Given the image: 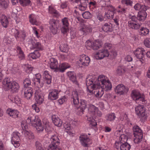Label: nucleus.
<instances>
[{
  "instance_id": "f257e3e1",
  "label": "nucleus",
  "mask_w": 150,
  "mask_h": 150,
  "mask_svg": "<svg viewBox=\"0 0 150 150\" xmlns=\"http://www.w3.org/2000/svg\"><path fill=\"white\" fill-rule=\"evenodd\" d=\"M88 93L90 95L94 94L100 98L104 94L103 90L108 91L111 90L112 85L108 78L101 75L98 77L94 75H89L86 79Z\"/></svg>"
},
{
  "instance_id": "f03ea898",
  "label": "nucleus",
  "mask_w": 150,
  "mask_h": 150,
  "mask_svg": "<svg viewBox=\"0 0 150 150\" xmlns=\"http://www.w3.org/2000/svg\"><path fill=\"white\" fill-rule=\"evenodd\" d=\"M3 87L6 91L11 90L13 93L18 92L20 86L18 84L14 81H11L8 78H5L2 81Z\"/></svg>"
},
{
  "instance_id": "7ed1b4c3",
  "label": "nucleus",
  "mask_w": 150,
  "mask_h": 150,
  "mask_svg": "<svg viewBox=\"0 0 150 150\" xmlns=\"http://www.w3.org/2000/svg\"><path fill=\"white\" fill-rule=\"evenodd\" d=\"M131 96L137 103L140 104L145 103L146 100L144 99V95L141 94L138 90H135L133 91L131 94Z\"/></svg>"
},
{
  "instance_id": "20e7f679",
  "label": "nucleus",
  "mask_w": 150,
  "mask_h": 150,
  "mask_svg": "<svg viewBox=\"0 0 150 150\" xmlns=\"http://www.w3.org/2000/svg\"><path fill=\"white\" fill-rule=\"evenodd\" d=\"M135 110L136 114L143 121H144L147 119V114L146 112L145 108L143 105H139L136 106Z\"/></svg>"
},
{
  "instance_id": "39448f33",
  "label": "nucleus",
  "mask_w": 150,
  "mask_h": 150,
  "mask_svg": "<svg viewBox=\"0 0 150 150\" xmlns=\"http://www.w3.org/2000/svg\"><path fill=\"white\" fill-rule=\"evenodd\" d=\"M88 111L87 117H100L102 115L101 112L98 110V108L94 105L89 104L88 107Z\"/></svg>"
},
{
  "instance_id": "423d86ee",
  "label": "nucleus",
  "mask_w": 150,
  "mask_h": 150,
  "mask_svg": "<svg viewBox=\"0 0 150 150\" xmlns=\"http://www.w3.org/2000/svg\"><path fill=\"white\" fill-rule=\"evenodd\" d=\"M90 58L85 54L80 55L77 58V64L80 67L88 66L90 62Z\"/></svg>"
},
{
  "instance_id": "0eeeda50",
  "label": "nucleus",
  "mask_w": 150,
  "mask_h": 150,
  "mask_svg": "<svg viewBox=\"0 0 150 150\" xmlns=\"http://www.w3.org/2000/svg\"><path fill=\"white\" fill-rule=\"evenodd\" d=\"M36 116L33 115L30 116L28 117L26 121L25 120H23L21 122V126L23 129L22 131H26L28 130V124H31L33 125L34 122H36Z\"/></svg>"
},
{
  "instance_id": "6e6552de",
  "label": "nucleus",
  "mask_w": 150,
  "mask_h": 150,
  "mask_svg": "<svg viewBox=\"0 0 150 150\" xmlns=\"http://www.w3.org/2000/svg\"><path fill=\"white\" fill-rule=\"evenodd\" d=\"M101 43L98 40H96L94 41L90 40L87 41L85 43V45L88 49H92L96 50L99 49L101 46Z\"/></svg>"
},
{
  "instance_id": "1a4fd4ad",
  "label": "nucleus",
  "mask_w": 150,
  "mask_h": 150,
  "mask_svg": "<svg viewBox=\"0 0 150 150\" xmlns=\"http://www.w3.org/2000/svg\"><path fill=\"white\" fill-rule=\"evenodd\" d=\"M20 133L17 131L13 132L11 134V143L16 148L18 147L20 145Z\"/></svg>"
},
{
  "instance_id": "9d476101",
  "label": "nucleus",
  "mask_w": 150,
  "mask_h": 150,
  "mask_svg": "<svg viewBox=\"0 0 150 150\" xmlns=\"http://www.w3.org/2000/svg\"><path fill=\"white\" fill-rule=\"evenodd\" d=\"M109 53L107 49H103L99 50L94 54V57L97 59H101L105 57H108Z\"/></svg>"
},
{
  "instance_id": "9b49d317",
  "label": "nucleus",
  "mask_w": 150,
  "mask_h": 150,
  "mask_svg": "<svg viewBox=\"0 0 150 150\" xmlns=\"http://www.w3.org/2000/svg\"><path fill=\"white\" fill-rule=\"evenodd\" d=\"M145 52L144 49L142 48H137L134 52L136 57L142 63L144 62Z\"/></svg>"
},
{
  "instance_id": "f8f14e48",
  "label": "nucleus",
  "mask_w": 150,
  "mask_h": 150,
  "mask_svg": "<svg viewBox=\"0 0 150 150\" xmlns=\"http://www.w3.org/2000/svg\"><path fill=\"white\" fill-rule=\"evenodd\" d=\"M83 93L81 91H74L72 92L71 98L74 104L76 106L79 103V97H80Z\"/></svg>"
},
{
  "instance_id": "ddd939ff",
  "label": "nucleus",
  "mask_w": 150,
  "mask_h": 150,
  "mask_svg": "<svg viewBox=\"0 0 150 150\" xmlns=\"http://www.w3.org/2000/svg\"><path fill=\"white\" fill-rule=\"evenodd\" d=\"M29 44L30 45V48L31 49H35L38 50H42L43 49V47L41 44L35 39H30L29 41Z\"/></svg>"
},
{
  "instance_id": "4468645a",
  "label": "nucleus",
  "mask_w": 150,
  "mask_h": 150,
  "mask_svg": "<svg viewBox=\"0 0 150 150\" xmlns=\"http://www.w3.org/2000/svg\"><path fill=\"white\" fill-rule=\"evenodd\" d=\"M128 91V88L122 84L118 85L115 89V92L117 94L120 95L127 93Z\"/></svg>"
},
{
  "instance_id": "2eb2a0df",
  "label": "nucleus",
  "mask_w": 150,
  "mask_h": 150,
  "mask_svg": "<svg viewBox=\"0 0 150 150\" xmlns=\"http://www.w3.org/2000/svg\"><path fill=\"white\" fill-rule=\"evenodd\" d=\"M63 25L61 28V30L62 33L65 34L69 30V21L67 18L65 17L62 20Z\"/></svg>"
},
{
  "instance_id": "dca6fc26",
  "label": "nucleus",
  "mask_w": 150,
  "mask_h": 150,
  "mask_svg": "<svg viewBox=\"0 0 150 150\" xmlns=\"http://www.w3.org/2000/svg\"><path fill=\"white\" fill-rule=\"evenodd\" d=\"M41 77L40 74H38L34 75L32 79L34 84L39 88L42 87L44 84V83L41 81Z\"/></svg>"
},
{
  "instance_id": "f3484780",
  "label": "nucleus",
  "mask_w": 150,
  "mask_h": 150,
  "mask_svg": "<svg viewBox=\"0 0 150 150\" xmlns=\"http://www.w3.org/2000/svg\"><path fill=\"white\" fill-rule=\"evenodd\" d=\"M79 140L81 144L85 147L87 146L90 142V138L86 134H81L79 137Z\"/></svg>"
},
{
  "instance_id": "a211bd4d",
  "label": "nucleus",
  "mask_w": 150,
  "mask_h": 150,
  "mask_svg": "<svg viewBox=\"0 0 150 150\" xmlns=\"http://www.w3.org/2000/svg\"><path fill=\"white\" fill-rule=\"evenodd\" d=\"M79 32L83 35H86L92 31V26L90 25L83 24L82 25L79 30Z\"/></svg>"
},
{
  "instance_id": "6ab92c4d",
  "label": "nucleus",
  "mask_w": 150,
  "mask_h": 150,
  "mask_svg": "<svg viewBox=\"0 0 150 150\" xmlns=\"http://www.w3.org/2000/svg\"><path fill=\"white\" fill-rule=\"evenodd\" d=\"M58 94L59 92L57 89L50 91L48 96V99L51 100H57L58 98Z\"/></svg>"
},
{
  "instance_id": "aec40b11",
  "label": "nucleus",
  "mask_w": 150,
  "mask_h": 150,
  "mask_svg": "<svg viewBox=\"0 0 150 150\" xmlns=\"http://www.w3.org/2000/svg\"><path fill=\"white\" fill-rule=\"evenodd\" d=\"M115 9V8L112 6H110L108 7V11L105 13V16L108 18L111 19L113 18L114 16V12Z\"/></svg>"
},
{
  "instance_id": "412c9836",
  "label": "nucleus",
  "mask_w": 150,
  "mask_h": 150,
  "mask_svg": "<svg viewBox=\"0 0 150 150\" xmlns=\"http://www.w3.org/2000/svg\"><path fill=\"white\" fill-rule=\"evenodd\" d=\"M7 113L10 116L13 118H16L19 117V112L16 110L8 109L7 110Z\"/></svg>"
},
{
  "instance_id": "4be33fe9",
  "label": "nucleus",
  "mask_w": 150,
  "mask_h": 150,
  "mask_svg": "<svg viewBox=\"0 0 150 150\" xmlns=\"http://www.w3.org/2000/svg\"><path fill=\"white\" fill-rule=\"evenodd\" d=\"M50 139L51 142L50 144H53L54 145L58 146L60 142V140L58 136L55 134L51 135Z\"/></svg>"
},
{
  "instance_id": "5701e85b",
  "label": "nucleus",
  "mask_w": 150,
  "mask_h": 150,
  "mask_svg": "<svg viewBox=\"0 0 150 150\" xmlns=\"http://www.w3.org/2000/svg\"><path fill=\"white\" fill-rule=\"evenodd\" d=\"M43 77L44 81L48 84H50L51 82L52 77L47 71H45L43 74Z\"/></svg>"
},
{
  "instance_id": "b1692460",
  "label": "nucleus",
  "mask_w": 150,
  "mask_h": 150,
  "mask_svg": "<svg viewBox=\"0 0 150 150\" xmlns=\"http://www.w3.org/2000/svg\"><path fill=\"white\" fill-rule=\"evenodd\" d=\"M50 67L52 69H56L57 68V61L54 58H51L49 62Z\"/></svg>"
},
{
  "instance_id": "393cba45",
  "label": "nucleus",
  "mask_w": 150,
  "mask_h": 150,
  "mask_svg": "<svg viewBox=\"0 0 150 150\" xmlns=\"http://www.w3.org/2000/svg\"><path fill=\"white\" fill-rule=\"evenodd\" d=\"M24 93L25 97L27 99H30L33 93L32 89L30 87L26 88L25 89Z\"/></svg>"
},
{
  "instance_id": "a878e982",
  "label": "nucleus",
  "mask_w": 150,
  "mask_h": 150,
  "mask_svg": "<svg viewBox=\"0 0 150 150\" xmlns=\"http://www.w3.org/2000/svg\"><path fill=\"white\" fill-rule=\"evenodd\" d=\"M49 23L50 25V31L53 34H56L57 32V28L56 22L53 20H51L50 21Z\"/></svg>"
},
{
  "instance_id": "bb28decb",
  "label": "nucleus",
  "mask_w": 150,
  "mask_h": 150,
  "mask_svg": "<svg viewBox=\"0 0 150 150\" xmlns=\"http://www.w3.org/2000/svg\"><path fill=\"white\" fill-rule=\"evenodd\" d=\"M81 101L80 105L79 108L80 110L79 113V115H81L83 114L87 105V102L85 100L81 99Z\"/></svg>"
},
{
  "instance_id": "cd10ccee",
  "label": "nucleus",
  "mask_w": 150,
  "mask_h": 150,
  "mask_svg": "<svg viewBox=\"0 0 150 150\" xmlns=\"http://www.w3.org/2000/svg\"><path fill=\"white\" fill-rule=\"evenodd\" d=\"M0 22L2 26L4 28L7 27L8 25V21L6 16L2 14L0 16Z\"/></svg>"
},
{
  "instance_id": "c85d7f7f",
  "label": "nucleus",
  "mask_w": 150,
  "mask_h": 150,
  "mask_svg": "<svg viewBox=\"0 0 150 150\" xmlns=\"http://www.w3.org/2000/svg\"><path fill=\"white\" fill-rule=\"evenodd\" d=\"M52 120L55 125L58 127L61 126L62 122V120L56 115H53L52 116Z\"/></svg>"
},
{
  "instance_id": "c756f323",
  "label": "nucleus",
  "mask_w": 150,
  "mask_h": 150,
  "mask_svg": "<svg viewBox=\"0 0 150 150\" xmlns=\"http://www.w3.org/2000/svg\"><path fill=\"white\" fill-rule=\"evenodd\" d=\"M22 134L27 139L29 140L33 139L34 138V135L32 132L28 130L22 131Z\"/></svg>"
},
{
  "instance_id": "7c9ffc66",
  "label": "nucleus",
  "mask_w": 150,
  "mask_h": 150,
  "mask_svg": "<svg viewBox=\"0 0 150 150\" xmlns=\"http://www.w3.org/2000/svg\"><path fill=\"white\" fill-rule=\"evenodd\" d=\"M147 16V13L146 11H141L138 12L137 16V19L141 21L145 20Z\"/></svg>"
},
{
  "instance_id": "2f4dec72",
  "label": "nucleus",
  "mask_w": 150,
  "mask_h": 150,
  "mask_svg": "<svg viewBox=\"0 0 150 150\" xmlns=\"http://www.w3.org/2000/svg\"><path fill=\"white\" fill-rule=\"evenodd\" d=\"M128 26L131 28L135 30L138 29L141 25L142 24L139 23L137 22H132L128 21Z\"/></svg>"
},
{
  "instance_id": "473e14b6",
  "label": "nucleus",
  "mask_w": 150,
  "mask_h": 150,
  "mask_svg": "<svg viewBox=\"0 0 150 150\" xmlns=\"http://www.w3.org/2000/svg\"><path fill=\"white\" fill-rule=\"evenodd\" d=\"M37 16L34 14H30L29 16L30 22L33 25H38V23L37 20Z\"/></svg>"
},
{
  "instance_id": "72a5a7b5",
  "label": "nucleus",
  "mask_w": 150,
  "mask_h": 150,
  "mask_svg": "<svg viewBox=\"0 0 150 150\" xmlns=\"http://www.w3.org/2000/svg\"><path fill=\"white\" fill-rule=\"evenodd\" d=\"M37 118V117H36V122H34V124H35L36 126L35 127L36 129L38 131L41 132L43 130L44 128L43 127L41 123V121L39 120H36V119Z\"/></svg>"
},
{
  "instance_id": "f704fd0d",
  "label": "nucleus",
  "mask_w": 150,
  "mask_h": 150,
  "mask_svg": "<svg viewBox=\"0 0 150 150\" xmlns=\"http://www.w3.org/2000/svg\"><path fill=\"white\" fill-rule=\"evenodd\" d=\"M79 5V8L81 11L85 10L86 8L88 1L87 0H81Z\"/></svg>"
},
{
  "instance_id": "c9c22d12",
  "label": "nucleus",
  "mask_w": 150,
  "mask_h": 150,
  "mask_svg": "<svg viewBox=\"0 0 150 150\" xmlns=\"http://www.w3.org/2000/svg\"><path fill=\"white\" fill-rule=\"evenodd\" d=\"M102 29L106 32H111L112 30V26L110 23H106L103 26Z\"/></svg>"
},
{
  "instance_id": "e433bc0d",
  "label": "nucleus",
  "mask_w": 150,
  "mask_h": 150,
  "mask_svg": "<svg viewBox=\"0 0 150 150\" xmlns=\"http://www.w3.org/2000/svg\"><path fill=\"white\" fill-rule=\"evenodd\" d=\"M116 117L114 113H111L107 114L105 117L106 120L108 122H113Z\"/></svg>"
},
{
  "instance_id": "4c0bfd02",
  "label": "nucleus",
  "mask_w": 150,
  "mask_h": 150,
  "mask_svg": "<svg viewBox=\"0 0 150 150\" xmlns=\"http://www.w3.org/2000/svg\"><path fill=\"white\" fill-rule=\"evenodd\" d=\"M64 127L65 129V131L68 134L70 135L73 134V131L70 126V125L66 122L64 124Z\"/></svg>"
},
{
  "instance_id": "58836bf2",
  "label": "nucleus",
  "mask_w": 150,
  "mask_h": 150,
  "mask_svg": "<svg viewBox=\"0 0 150 150\" xmlns=\"http://www.w3.org/2000/svg\"><path fill=\"white\" fill-rule=\"evenodd\" d=\"M70 65L67 63H63L59 65V69L60 71L63 72L67 69L69 68Z\"/></svg>"
},
{
  "instance_id": "ea45409f",
  "label": "nucleus",
  "mask_w": 150,
  "mask_h": 150,
  "mask_svg": "<svg viewBox=\"0 0 150 150\" xmlns=\"http://www.w3.org/2000/svg\"><path fill=\"white\" fill-rule=\"evenodd\" d=\"M134 142L135 144H138L141 142L143 138V135L142 134H138L134 135Z\"/></svg>"
},
{
  "instance_id": "a19ab883",
  "label": "nucleus",
  "mask_w": 150,
  "mask_h": 150,
  "mask_svg": "<svg viewBox=\"0 0 150 150\" xmlns=\"http://www.w3.org/2000/svg\"><path fill=\"white\" fill-rule=\"evenodd\" d=\"M49 12L50 13L56 17H57L59 16L58 12L52 6H49Z\"/></svg>"
},
{
  "instance_id": "79ce46f5",
  "label": "nucleus",
  "mask_w": 150,
  "mask_h": 150,
  "mask_svg": "<svg viewBox=\"0 0 150 150\" xmlns=\"http://www.w3.org/2000/svg\"><path fill=\"white\" fill-rule=\"evenodd\" d=\"M8 0H0V6L3 9L7 8L8 5Z\"/></svg>"
},
{
  "instance_id": "37998d69",
  "label": "nucleus",
  "mask_w": 150,
  "mask_h": 150,
  "mask_svg": "<svg viewBox=\"0 0 150 150\" xmlns=\"http://www.w3.org/2000/svg\"><path fill=\"white\" fill-rule=\"evenodd\" d=\"M133 131L134 135H136L137 134H143L141 129L137 125L134 126L133 128Z\"/></svg>"
},
{
  "instance_id": "c03bdc74",
  "label": "nucleus",
  "mask_w": 150,
  "mask_h": 150,
  "mask_svg": "<svg viewBox=\"0 0 150 150\" xmlns=\"http://www.w3.org/2000/svg\"><path fill=\"white\" fill-rule=\"evenodd\" d=\"M96 117H87L88 120L90 122V124L93 127H95L97 125V123L94 119V118H95Z\"/></svg>"
},
{
  "instance_id": "a18cd8bd",
  "label": "nucleus",
  "mask_w": 150,
  "mask_h": 150,
  "mask_svg": "<svg viewBox=\"0 0 150 150\" xmlns=\"http://www.w3.org/2000/svg\"><path fill=\"white\" fill-rule=\"evenodd\" d=\"M40 54L37 50L31 53L29 55V56L33 59H35L40 57Z\"/></svg>"
},
{
  "instance_id": "49530a36",
  "label": "nucleus",
  "mask_w": 150,
  "mask_h": 150,
  "mask_svg": "<svg viewBox=\"0 0 150 150\" xmlns=\"http://www.w3.org/2000/svg\"><path fill=\"white\" fill-rule=\"evenodd\" d=\"M131 148V146L128 143L125 142L122 143L120 147L121 150H129Z\"/></svg>"
},
{
  "instance_id": "de8ad7c7",
  "label": "nucleus",
  "mask_w": 150,
  "mask_h": 150,
  "mask_svg": "<svg viewBox=\"0 0 150 150\" xmlns=\"http://www.w3.org/2000/svg\"><path fill=\"white\" fill-rule=\"evenodd\" d=\"M149 30L145 28H141L140 29L139 33L142 35H146L149 33Z\"/></svg>"
},
{
  "instance_id": "09e8293b",
  "label": "nucleus",
  "mask_w": 150,
  "mask_h": 150,
  "mask_svg": "<svg viewBox=\"0 0 150 150\" xmlns=\"http://www.w3.org/2000/svg\"><path fill=\"white\" fill-rule=\"evenodd\" d=\"M125 71L124 68L123 66L118 67L116 70V73L119 75L123 74Z\"/></svg>"
},
{
  "instance_id": "8fccbe9b",
  "label": "nucleus",
  "mask_w": 150,
  "mask_h": 150,
  "mask_svg": "<svg viewBox=\"0 0 150 150\" xmlns=\"http://www.w3.org/2000/svg\"><path fill=\"white\" fill-rule=\"evenodd\" d=\"M36 102L39 104L42 103L44 101V97L43 95L35 97Z\"/></svg>"
},
{
  "instance_id": "3c124183",
  "label": "nucleus",
  "mask_w": 150,
  "mask_h": 150,
  "mask_svg": "<svg viewBox=\"0 0 150 150\" xmlns=\"http://www.w3.org/2000/svg\"><path fill=\"white\" fill-rule=\"evenodd\" d=\"M23 67L25 71L28 73H29L33 70V68L31 67V66L28 64H24Z\"/></svg>"
},
{
  "instance_id": "603ef678",
  "label": "nucleus",
  "mask_w": 150,
  "mask_h": 150,
  "mask_svg": "<svg viewBox=\"0 0 150 150\" xmlns=\"http://www.w3.org/2000/svg\"><path fill=\"white\" fill-rule=\"evenodd\" d=\"M82 15L83 18L86 19L91 18L92 17L91 14L88 11H86L84 12Z\"/></svg>"
},
{
  "instance_id": "864d4df0",
  "label": "nucleus",
  "mask_w": 150,
  "mask_h": 150,
  "mask_svg": "<svg viewBox=\"0 0 150 150\" xmlns=\"http://www.w3.org/2000/svg\"><path fill=\"white\" fill-rule=\"evenodd\" d=\"M19 2L21 5L25 6L29 5L30 1V0H19Z\"/></svg>"
},
{
  "instance_id": "5fc2aeb1",
  "label": "nucleus",
  "mask_w": 150,
  "mask_h": 150,
  "mask_svg": "<svg viewBox=\"0 0 150 150\" xmlns=\"http://www.w3.org/2000/svg\"><path fill=\"white\" fill-rule=\"evenodd\" d=\"M121 3L123 5L132 6V5L133 1L131 0H122Z\"/></svg>"
},
{
  "instance_id": "6e6d98bb",
  "label": "nucleus",
  "mask_w": 150,
  "mask_h": 150,
  "mask_svg": "<svg viewBox=\"0 0 150 150\" xmlns=\"http://www.w3.org/2000/svg\"><path fill=\"white\" fill-rule=\"evenodd\" d=\"M119 141L123 143V142H126L127 140V137L125 134H122L120 135L119 137Z\"/></svg>"
},
{
  "instance_id": "4d7b16f0",
  "label": "nucleus",
  "mask_w": 150,
  "mask_h": 150,
  "mask_svg": "<svg viewBox=\"0 0 150 150\" xmlns=\"http://www.w3.org/2000/svg\"><path fill=\"white\" fill-rule=\"evenodd\" d=\"M61 51L63 52H66L68 51V46L67 44H63L60 47Z\"/></svg>"
},
{
  "instance_id": "13d9d810",
  "label": "nucleus",
  "mask_w": 150,
  "mask_h": 150,
  "mask_svg": "<svg viewBox=\"0 0 150 150\" xmlns=\"http://www.w3.org/2000/svg\"><path fill=\"white\" fill-rule=\"evenodd\" d=\"M67 97L66 96H62L58 100V102L60 104H62L67 101Z\"/></svg>"
},
{
  "instance_id": "bf43d9fd",
  "label": "nucleus",
  "mask_w": 150,
  "mask_h": 150,
  "mask_svg": "<svg viewBox=\"0 0 150 150\" xmlns=\"http://www.w3.org/2000/svg\"><path fill=\"white\" fill-rule=\"evenodd\" d=\"M48 150H62L59 148L57 145H54L53 144H50L48 148Z\"/></svg>"
},
{
  "instance_id": "052dcab7",
  "label": "nucleus",
  "mask_w": 150,
  "mask_h": 150,
  "mask_svg": "<svg viewBox=\"0 0 150 150\" xmlns=\"http://www.w3.org/2000/svg\"><path fill=\"white\" fill-rule=\"evenodd\" d=\"M23 83L24 86L25 87H27L28 86L30 85V80L28 79H26L24 80Z\"/></svg>"
},
{
  "instance_id": "680f3d73",
  "label": "nucleus",
  "mask_w": 150,
  "mask_h": 150,
  "mask_svg": "<svg viewBox=\"0 0 150 150\" xmlns=\"http://www.w3.org/2000/svg\"><path fill=\"white\" fill-rule=\"evenodd\" d=\"M144 44L146 47L150 48V38H147L145 39L144 41Z\"/></svg>"
},
{
  "instance_id": "e2e57ef3",
  "label": "nucleus",
  "mask_w": 150,
  "mask_h": 150,
  "mask_svg": "<svg viewBox=\"0 0 150 150\" xmlns=\"http://www.w3.org/2000/svg\"><path fill=\"white\" fill-rule=\"evenodd\" d=\"M35 145L36 150H44L41 144L39 142H36Z\"/></svg>"
},
{
  "instance_id": "0e129e2a",
  "label": "nucleus",
  "mask_w": 150,
  "mask_h": 150,
  "mask_svg": "<svg viewBox=\"0 0 150 150\" xmlns=\"http://www.w3.org/2000/svg\"><path fill=\"white\" fill-rule=\"evenodd\" d=\"M122 143L118 140L116 141L114 145V147L117 149L120 148V149Z\"/></svg>"
},
{
  "instance_id": "69168bd1",
  "label": "nucleus",
  "mask_w": 150,
  "mask_h": 150,
  "mask_svg": "<svg viewBox=\"0 0 150 150\" xmlns=\"http://www.w3.org/2000/svg\"><path fill=\"white\" fill-rule=\"evenodd\" d=\"M45 129L47 132H49L51 130V128L50 126V124L49 122H47L45 124Z\"/></svg>"
},
{
  "instance_id": "338daca9",
  "label": "nucleus",
  "mask_w": 150,
  "mask_h": 150,
  "mask_svg": "<svg viewBox=\"0 0 150 150\" xmlns=\"http://www.w3.org/2000/svg\"><path fill=\"white\" fill-rule=\"evenodd\" d=\"M43 95L42 92L41 90L39 88H38L36 90L35 93V97Z\"/></svg>"
},
{
  "instance_id": "774afa93",
  "label": "nucleus",
  "mask_w": 150,
  "mask_h": 150,
  "mask_svg": "<svg viewBox=\"0 0 150 150\" xmlns=\"http://www.w3.org/2000/svg\"><path fill=\"white\" fill-rule=\"evenodd\" d=\"M70 75L69 76L70 80L73 82H75L76 80V76L73 74L71 72H70Z\"/></svg>"
}]
</instances>
